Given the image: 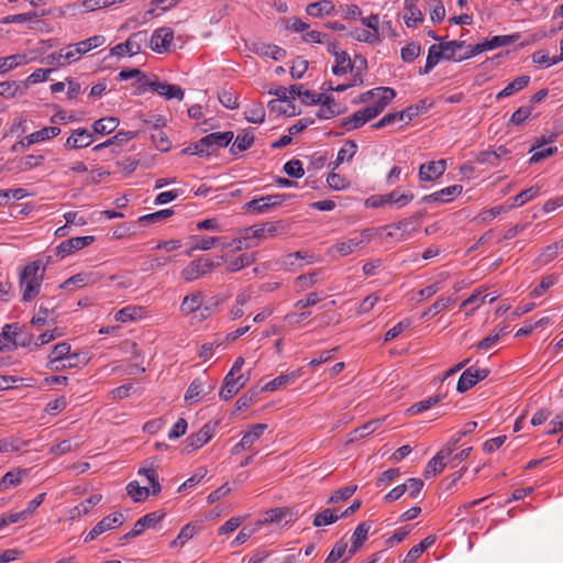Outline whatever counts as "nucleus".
Listing matches in <instances>:
<instances>
[{"instance_id":"1","label":"nucleus","mask_w":563,"mask_h":563,"mask_svg":"<svg viewBox=\"0 0 563 563\" xmlns=\"http://www.w3.org/2000/svg\"><path fill=\"white\" fill-rule=\"evenodd\" d=\"M48 261L37 260L24 266L19 277L23 301H32L40 294Z\"/></svg>"},{"instance_id":"2","label":"nucleus","mask_w":563,"mask_h":563,"mask_svg":"<svg viewBox=\"0 0 563 563\" xmlns=\"http://www.w3.org/2000/svg\"><path fill=\"white\" fill-rule=\"evenodd\" d=\"M146 31H139L131 34L124 43H119L111 48V55L122 57L125 54L135 56L141 53L143 45L147 43Z\"/></svg>"},{"instance_id":"3","label":"nucleus","mask_w":563,"mask_h":563,"mask_svg":"<svg viewBox=\"0 0 563 563\" xmlns=\"http://www.w3.org/2000/svg\"><path fill=\"white\" fill-rule=\"evenodd\" d=\"M373 236L372 229H365L357 235L352 236L345 241L335 243L332 250L335 251L340 256H347L365 246Z\"/></svg>"},{"instance_id":"4","label":"nucleus","mask_w":563,"mask_h":563,"mask_svg":"<svg viewBox=\"0 0 563 563\" xmlns=\"http://www.w3.org/2000/svg\"><path fill=\"white\" fill-rule=\"evenodd\" d=\"M284 201L285 195H267L245 202L243 209L247 212L261 214L267 212L273 207L280 206Z\"/></svg>"},{"instance_id":"5","label":"nucleus","mask_w":563,"mask_h":563,"mask_svg":"<svg viewBox=\"0 0 563 563\" xmlns=\"http://www.w3.org/2000/svg\"><path fill=\"white\" fill-rule=\"evenodd\" d=\"M212 267L213 262L210 258L200 257L184 267L180 276L185 282L190 283L210 273Z\"/></svg>"},{"instance_id":"6","label":"nucleus","mask_w":563,"mask_h":563,"mask_svg":"<svg viewBox=\"0 0 563 563\" xmlns=\"http://www.w3.org/2000/svg\"><path fill=\"white\" fill-rule=\"evenodd\" d=\"M489 373L490 371L488 368H479L475 366L466 368L459 378L456 390L459 393L467 391L477 383L485 379Z\"/></svg>"},{"instance_id":"7","label":"nucleus","mask_w":563,"mask_h":563,"mask_svg":"<svg viewBox=\"0 0 563 563\" xmlns=\"http://www.w3.org/2000/svg\"><path fill=\"white\" fill-rule=\"evenodd\" d=\"M123 515L120 512H114L104 517L98 523H96L93 528L86 534L85 542H90L100 534L104 533L106 531L121 526L123 523Z\"/></svg>"},{"instance_id":"8","label":"nucleus","mask_w":563,"mask_h":563,"mask_svg":"<svg viewBox=\"0 0 563 563\" xmlns=\"http://www.w3.org/2000/svg\"><path fill=\"white\" fill-rule=\"evenodd\" d=\"M412 192H404L399 194L397 190H394L389 194L382 195V196H374L369 199L371 206L374 208L383 207L387 203H394L398 208H402L407 206L412 199H413Z\"/></svg>"},{"instance_id":"9","label":"nucleus","mask_w":563,"mask_h":563,"mask_svg":"<svg viewBox=\"0 0 563 563\" xmlns=\"http://www.w3.org/2000/svg\"><path fill=\"white\" fill-rule=\"evenodd\" d=\"M93 240L95 236L92 235L70 238L66 241H63L59 245L56 246L55 254L64 258L75 253L76 251H79L90 245L93 242Z\"/></svg>"},{"instance_id":"10","label":"nucleus","mask_w":563,"mask_h":563,"mask_svg":"<svg viewBox=\"0 0 563 563\" xmlns=\"http://www.w3.org/2000/svg\"><path fill=\"white\" fill-rule=\"evenodd\" d=\"M249 377L240 374L235 376V374L228 373L223 379V386L219 391L220 398L224 400L231 399L238 391L244 387Z\"/></svg>"},{"instance_id":"11","label":"nucleus","mask_w":563,"mask_h":563,"mask_svg":"<svg viewBox=\"0 0 563 563\" xmlns=\"http://www.w3.org/2000/svg\"><path fill=\"white\" fill-rule=\"evenodd\" d=\"M174 38V32L170 27H159L155 30L150 40V47L156 53H165L169 49Z\"/></svg>"},{"instance_id":"12","label":"nucleus","mask_w":563,"mask_h":563,"mask_svg":"<svg viewBox=\"0 0 563 563\" xmlns=\"http://www.w3.org/2000/svg\"><path fill=\"white\" fill-rule=\"evenodd\" d=\"M93 132L85 128L75 129L73 130L71 134L67 137L65 142V147L71 150L86 148L93 143Z\"/></svg>"},{"instance_id":"13","label":"nucleus","mask_w":563,"mask_h":563,"mask_svg":"<svg viewBox=\"0 0 563 563\" xmlns=\"http://www.w3.org/2000/svg\"><path fill=\"white\" fill-rule=\"evenodd\" d=\"M145 85L153 92L157 93L161 97H164L167 100L177 99L180 101L184 99L185 96L184 90L177 85H170L157 80L145 82Z\"/></svg>"},{"instance_id":"14","label":"nucleus","mask_w":563,"mask_h":563,"mask_svg":"<svg viewBox=\"0 0 563 563\" xmlns=\"http://www.w3.org/2000/svg\"><path fill=\"white\" fill-rule=\"evenodd\" d=\"M377 99L373 106L366 107L367 115L373 119L384 111L387 104L396 97V91L389 87H378Z\"/></svg>"},{"instance_id":"15","label":"nucleus","mask_w":563,"mask_h":563,"mask_svg":"<svg viewBox=\"0 0 563 563\" xmlns=\"http://www.w3.org/2000/svg\"><path fill=\"white\" fill-rule=\"evenodd\" d=\"M451 456V448H442L427 464L423 476L426 478L434 477L439 473L443 471V468L446 466Z\"/></svg>"},{"instance_id":"16","label":"nucleus","mask_w":563,"mask_h":563,"mask_svg":"<svg viewBox=\"0 0 563 563\" xmlns=\"http://www.w3.org/2000/svg\"><path fill=\"white\" fill-rule=\"evenodd\" d=\"M420 227V213H416L396 223L385 225L383 229H395L399 231V241L407 240Z\"/></svg>"},{"instance_id":"17","label":"nucleus","mask_w":563,"mask_h":563,"mask_svg":"<svg viewBox=\"0 0 563 563\" xmlns=\"http://www.w3.org/2000/svg\"><path fill=\"white\" fill-rule=\"evenodd\" d=\"M446 169L444 159L427 162L419 167V179L421 181H432L441 177Z\"/></svg>"},{"instance_id":"18","label":"nucleus","mask_w":563,"mask_h":563,"mask_svg":"<svg viewBox=\"0 0 563 563\" xmlns=\"http://www.w3.org/2000/svg\"><path fill=\"white\" fill-rule=\"evenodd\" d=\"M213 435V428L210 426V423H206L201 427V429L195 433L189 435L185 440V448L184 450L189 453L191 451H195L201 446H203Z\"/></svg>"},{"instance_id":"19","label":"nucleus","mask_w":563,"mask_h":563,"mask_svg":"<svg viewBox=\"0 0 563 563\" xmlns=\"http://www.w3.org/2000/svg\"><path fill=\"white\" fill-rule=\"evenodd\" d=\"M262 238H266L264 224L253 225L241 230V236L239 239H234L232 244H234L235 250L241 251L251 246L249 243L251 239Z\"/></svg>"},{"instance_id":"20","label":"nucleus","mask_w":563,"mask_h":563,"mask_svg":"<svg viewBox=\"0 0 563 563\" xmlns=\"http://www.w3.org/2000/svg\"><path fill=\"white\" fill-rule=\"evenodd\" d=\"M234 134L232 131L214 132L202 137V145L208 148V154L218 148L225 147L233 140Z\"/></svg>"},{"instance_id":"21","label":"nucleus","mask_w":563,"mask_h":563,"mask_svg":"<svg viewBox=\"0 0 563 563\" xmlns=\"http://www.w3.org/2000/svg\"><path fill=\"white\" fill-rule=\"evenodd\" d=\"M164 514L162 512H150L143 517H141L133 526L132 530L125 536L126 538H134L143 533L146 528L155 527L163 518Z\"/></svg>"},{"instance_id":"22","label":"nucleus","mask_w":563,"mask_h":563,"mask_svg":"<svg viewBox=\"0 0 563 563\" xmlns=\"http://www.w3.org/2000/svg\"><path fill=\"white\" fill-rule=\"evenodd\" d=\"M125 0H82L76 1L70 7L79 13H89L103 8H109L115 3H123Z\"/></svg>"},{"instance_id":"23","label":"nucleus","mask_w":563,"mask_h":563,"mask_svg":"<svg viewBox=\"0 0 563 563\" xmlns=\"http://www.w3.org/2000/svg\"><path fill=\"white\" fill-rule=\"evenodd\" d=\"M70 354L69 343L59 342L55 344L48 356L46 367L51 371H59L58 364L65 362Z\"/></svg>"},{"instance_id":"24","label":"nucleus","mask_w":563,"mask_h":563,"mask_svg":"<svg viewBox=\"0 0 563 563\" xmlns=\"http://www.w3.org/2000/svg\"><path fill=\"white\" fill-rule=\"evenodd\" d=\"M463 187L461 185H453L445 187L441 190H438L431 195L424 196L423 201L431 202V201H440V202H449L454 197L462 194Z\"/></svg>"},{"instance_id":"25","label":"nucleus","mask_w":563,"mask_h":563,"mask_svg":"<svg viewBox=\"0 0 563 563\" xmlns=\"http://www.w3.org/2000/svg\"><path fill=\"white\" fill-rule=\"evenodd\" d=\"M300 375H301L300 369L292 371V372L286 373V374H280L279 376H277L274 379L266 383L263 389L265 391L277 390L280 387H285L290 384H294L300 377Z\"/></svg>"},{"instance_id":"26","label":"nucleus","mask_w":563,"mask_h":563,"mask_svg":"<svg viewBox=\"0 0 563 563\" xmlns=\"http://www.w3.org/2000/svg\"><path fill=\"white\" fill-rule=\"evenodd\" d=\"M203 302V295L201 291H195L184 297L180 303V312L185 316H189L198 311Z\"/></svg>"},{"instance_id":"27","label":"nucleus","mask_w":563,"mask_h":563,"mask_svg":"<svg viewBox=\"0 0 563 563\" xmlns=\"http://www.w3.org/2000/svg\"><path fill=\"white\" fill-rule=\"evenodd\" d=\"M335 11L334 3L330 0H320L309 3L306 8L308 15L313 18H321L324 15H332Z\"/></svg>"},{"instance_id":"28","label":"nucleus","mask_w":563,"mask_h":563,"mask_svg":"<svg viewBox=\"0 0 563 563\" xmlns=\"http://www.w3.org/2000/svg\"><path fill=\"white\" fill-rule=\"evenodd\" d=\"M441 59H444L443 48L439 44H432L428 49L427 62L423 68H420V75L429 74Z\"/></svg>"},{"instance_id":"29","label":"nucleus","mask_w":563,"mask_h":563,"mask_svg":"<svg viewBox=\"0 0 563 563\" xmlns=\"http://www.w3.org/2000/svg\"><path fill=\"white\" fill-rule=\"evenodd\" d=\"M322 271L316 269L298 276L295 282V288L298 292L312 288L321 278Z\"/></svg>"},{"instance_id":"30","label":"nucleus","mask_w":563,"mask_h":563,"mask_svg":"<svg viewBox=\"0 0 563 563\" xmlns=\"http://www.w3.org/2000/svg\"><path fill=\"white\" fill-rule=\"evenodd\" d=\"M60 129L57 126H45L38 131H35L26 136V146H31L36 143L45 142L57 135H59Z\"/></svg>"},{"instance_id":"31","label":"nucleus","mask_w":563,"mask_h":563,"mask_svg":"<svg viewBox=\"0 0 563 563\" xmlns=\"http://www.w3.org/2000/svg\"><path fill=\"white\" fill-rule=\"evenodd\" d=\"M254 133L252 130H242L238 133L235 141L231 147L232 154H238L249 150L254 143Z\"/></svg>"},{"instance_id":"32","label":"nucleus","mask_w":563,"mask_h":563,"mask_svg":"<svg viewBox=\"0 0 563 563\" xmlns=\"http://www.w3.org/2000/svg\"><path fill=\"white\" fill-rule=\"evenodd\" d=\"M371 529V526L367 522L360 523L355 531L352 534L351 542L352 547L350 549V558L353 556L357 550L362 547V544L367 539L368 531Z\"/></svg>"},{"instance_id":"33","label":"nucleus","mask_w":563,"mask_h":563,"mask_svg":"<svg viewBox=\"0 0 563 563\" xmlns=\"http://www.w3.org/2000/svg\"><path fill=\"white\" fill-rule=\"evenodd\" d=\"M372 119H373L372 117L367 115L366 108H364V109H361V110L354 112L353 114L344 118L342 121V125L347 131H351V130L361 128L362 125H364L366 122H368Z\"/></svg>"},{"instance_id":"34","label":"nucleus","mask_w":563,"mask_h":563,"mask_svg":"<svg viewBox=\"0 0 563 563\" xmlns=\"http://www.w3.org/2000/svg\"><path fill=\"white\" fill-rule=\"evenodd\" d=\"M529 81H530L529 76L523 75V76L517 77L515 80L509 82L503 90H500L497 93L496 99L499 100L501 98L510 97L515 92H518V91L522 90L523 88H526L528 86Z\"/></svg>"},{"instance_id":"35","label":"nucleus","mask_w":563,"mask_h":563,"mask_svg":"<svg viewBox=\"0 0 563 563\" xmlns=\"http://www.w3.org/2000/svg\"><path fill=\"white\" fill-rule=\"evenodd\" d=\"M118 125L119 120L114 117L101 118L92 123V132L93 134L106 135L113 132Z\"/></svg>"},{"instance_id":"36","label":"nucleus","mask_w":563,"mask_h":563,"mask_svg":"<svg viewBox=\"0 0 563 563\" xmlns=\"http://www.w3.org/2000/svg\"><path fill=\"white\" fill-rule=\"evenodd\" d=\"M464 44L465 42L463 41H450L440 43L439 45L443 48L445 60L462 62L463 59H460L459 55H463V53H460V51L464 47Z\"/></svg>"},{"instance_id":"37","label":"nucleus","mask_w":563,"mask_h":563,"mask_svg":"<svg viewBox=\"0 0 563 563\" xmlns=\"http://www.w3.org/2000/svg\"><path fill=\"white\" fill-rule=\"evenodd\" d=\"M255 260H256L255 253L241 254L238 257L229 260L227 262V271L231 272V273L238 272V271L253 264L255 262Z\"/></svg>"},{"instance_id":"38","label":"nucleus","mask_w":563,"mask_h":563,"mask_svg":"<svg viewBox=\"0 0 563 563\" xmlns=\"http://www.w3.org/2000/svg\"><path fill=\"white\" fill-rule=\"evenodd\" d=\"M102 496L100 494L91 495L89 498H87L85 501L80 503L79 505L75 506L70 510V518L75 519L77 517H80L82 515H87L89 510L98 505L101 500Z\"/></svg>"},{"instance_id":"39","label":"nucleus","mask_w":563,"mask_h":563,"mask_svg":"<svg viewBox=\"0 0 563 563\" xmlns=\"http://www.w3.org/2000/svg\"><path fill=\"white\" fill-rule=\"evenodd\" d=\"M222 240L221 236H201V235H192V246L191 251H209L213 246L220 243Z\"/></svg>"},{"instance_id":"40","label":"nucleus","mask_w":563,"mask_h":563,"mask_svg":"<svg viewBox=\"0 0 563 563\" xmlns=\"http://www.w3.org/2000/svg\"><path fill=\"white\" fill-rule=\"evenodd\" d=\"M44 156L43 155H26L24 157L19 158L15 162V169L18 172H29L34 169L35 167H38L43 164Z\"/></svg>"},{"instance_id":"41","label":"nucleus","mask_w":563,"mask_h":563,"mask_svg":"<svg viewBox=\"0 0 563 563\" xmlns=\"http://www.w3.org/2000/svg\"><path fill=\"white\" fill-rule=\"evenodd\" d=\"M143 308L139 306H126L114 314V320L118 322H129L141 318Z\"/></svg>"},{"instance_id":"42","label":"nucleus","mask_w":563,"mask_h":563,"mask_svg":"<svg viewBox=\"0 0 563 563\" xmlns=\"http://www.w3.org/2000/svg\"><path fill=\"white\" fill-rule=\"evenodd\" d=\"M29 63V58L25 54H15L0 58V73H7L14 69L18 66L25 65Z\"/></svg>"},{"instance_id":"43","label":"nucleus","mask_w":563,"mask_h":563,"mask_svg":"<svg viewBox=\"0 0 563 563\" xmlns=\"http://www.w3.org/2000/svg\"><path fill=\"white\" fill-rule=\"evenodd\" d=\"M162 121L163 120L161 118L157 119V123H155V125H154V131L151 133V140L157 150H159L162 152H166L170 148V142H169L166 133L158 129L159 123Z\"/></svg>"},{"instance_id":"44","label":"nucleus","mask_w":563,"mask_h":563,"mask_svg":"<svg viewBox=\"0 0 563 563\" xmlns=\"http://www.w3.org/2000/svg\"><path fill=\"white\" fill-rule=\"evenodd\" d=\"M91 282V274L79 273L66 279L63 284L59 285V288L75 290L77 288L84 287L85 285Z\"/></svg>"},{"instance_id":"45","label":"nucleus","mask_w":563,"mask_h":563,"mask_svg":"<svg viewBox=\"0 0 563 563\" xmlns=\"http://www.w3.org/2000/svg\"><path fill=\"white\" fill-rule=\"evenodd\" d=\"M561 251H563V240L548 245L539 255L538 262L540 264L547 265L550 262L554 261L559 256Z\"/></svg>"},{"instance_id":"46","label":"nucleus","mask_w":563,"mask_h":563,"mask_svg":"<svg viewBox=\"0 0 563 563\" xmlns=\"http://www.w3.org/2000/svg\"><path fill=\"white\" fill-rule=\"evenodd\" d=\"M267 429V424L265 423H256L251 427V429L244 433L241 441L247 449H251L252 445L264 434Z\"/></svg>"},{"instance_id":"47","label":"nucleus","mask_w":563,"mask_h":563,"mask_svg":"<svg viewBox=\"0 0 563 563\" xmlns=\"http://www.w3.org/2000/svg\"><path fill=\"white\" fill-rule=\"evenodd\" d=\"M353 69V63L346 52H340L335 56V64L332 67V73L336 76L346 74Z\"/></svg>"},{"instance_id":"48","label":"nucleus","mask_w":563,"mask_h":563,"mask_svg":"<svg viewBox=\"0 0 563 563\" xmlns=\"http://www.w3.org/2000/svg\"><path fill=\"white\" fill-rule=\"evenodd\" d=\"M24 470H15L5 473L0 479V490H7L21 484Z\"/></svg>"},{"instance_id":"49","label":"nucleus","mask_w":563,"mask_h":563,"mask_svg":"<svg viewBox=\"0 0 563 563\" xmlns=\"http://www.w3.org/2000/svg\"><path fill=\"white\" fill-rule=\"evenodd\" d=\"M430 107L431 103L426 99L418 101L416 104L407 107L405 110H402L405 115V123L408 124L413 118L421 113H426Z\"/></svg>"},{"instance_id":"50","label":"nucleus","mask_w":563,"mask_h":563,"mask_svg":"<svg viewBox=\"0 0 563 563\" xmlns=\"http://www.w3.org/2000/svg\"><path fill=\"white\" fill-rule=\"evenodd\" d=\"M340 519L339 515L333 509L327 508L318 512L312 521L313 527H323L336 522Z\"/></svg>"},{"instance_id":"51","label":"nucleus","mask_w":563,"mask_h":563,"mask_svg":"<svg viewBox=\"0 0 563 563\" xmlns=\"http://www.w3.org/2000/svg\"><path fill=\"white\" fill-rule=\"evenodd\" d=\"M126 493L135 503L145 500L150 495V489L145 486H140L136 481L130 482L126 485Z\"/></svg>"},{"instance_id":"52","label":"nucleus","mask_w":563,"mask_h":563,"mask_svg":"<svg viewBox=\"0 0 563 563\" xmlns=\"http://www.w3.org/2000/svg\"><path fill=\"white\" fill-rule=\"evenodd\" d=\"M206 394L207 391L203 389L202 380L200 378H196L190 383L185 394V400L187 402H196L202 395Z\"/></svg>"},{"instance_id":"53","label":"nucleus","mask_w":563,"mask_h":563,"mask_svg":"<svg viewBox=\"0 0 563 563\" xmlns=\"http://www.w3.org/2000/svg\"><path fill=\"white\" fill-rule=\"evenodd\" d=\"M379 424H380L379 420H373V421L366 422L365 424L353 430L349 434V442L356 441L358 439H362V438L373 433L378 428Z\"/></svg>"},{"instance_id":"54","label":"nucleus","mask_w":563,"mask_h":563,"mask_svg":"<svg viewBox=\"0 0 563 563\" xmlns=\"http://www.w3.org/2000/svg\"><path fill=\"white\" fill-rule=\"evenodd\" d=\"M493 44L490 40H485L482 43L475 44V45H468L463 53V55H459L460 59H468L471 57H474L483 52L493 51Z\"/></svg>"},{"instance_id":"55","label":"nucleus","mask_w":563,"mask_h":563,"mask_svg":"<svg viewBox=\"0 0 563 563\" xmlns=\"http://www.w3.org/2000/svg\"><path fill=\"white\" fill-rule=\"evenodd\" d=\"M106 43L103 35H93L87 40L76 43L81 56L91 49L102 46Z\"/></svg>"},{"instance_id":"56","label":"nucleus","mask_w":563,"mask_h":563,"mask_svg":"<svg viewBox=\"0 0 563 563\" xmlns=\"http://www.w3.org/2000/svg\"><path fill=\"white\" fill-rule=\"evenodd\" d=\"M439 280H435L431 285L420 289L418 291V296L420 300L428 299L435 295L438 291H440L443 288V282L448 279L449 275L446 273H442Z\"/></svg>"},{"instance_id":"57","label":"nucleus","mask_w":563,"mask_h":563,"mask_svg":"<svg viewBox=\"0 0 563 563\" xmlns=\"http://www.w3.org/2000/svg\"><path fill=\"white\" fill-rule=\"evenodd\" d=\"M488 297L487 294H485V289L483 287L477 288L468 298L463 300L461 302V308H464L468 305H473V309L467 314H471L473 311L478 309L485 301V299Z\"/></svg>"},{"instance_id":"58","label":"nucleus","mask_w":563,"mask_h":563,"mask_svg":"<svg viewBox=\"0 0 563 563\" xmlns=\"http://www.w3.org/2000/svg\"><path fill=\"white\" fill-rule=\"evenodd\" d=\"M54 308L40 306L38 311L33 316L31 323L40 328L48 324L51 321L54 322V319L52 318Z\"/></svg>"},{"instance_id":"59","label":"nucleus","mask_w":563,"mask_h":563,"mask_svg":"<svg viewBox=\"0 0 563 563\" xmlns=\"http://www.w3.org/2000/svg\"><path fill=\"white\" fill-rule=\"evenodd\" d=\"M196 533H197L196 527H194L189 523L185 525L180 529L177 538L170 542V548L183 547L187 541L192 539Z\"/></svg>"},{"instance_id":"60","label":"nucleus","mask_w":563,"mask_h":563,"mask_svg":"<svg viewBox=\"0 0 563 563\" xmlns=\"http://www.w3.org/2000/svg\"><path fill=\"white\" fill-rule=\"evenodd\" d=\"M441 396H432L427 399H423L421 401H418L413 404L409 409L408 412L412 416L419 415L428 409H430L432 406L437 405L441 401Z\"/></svg>"},{"instance_id":"61","label":"nucleus","mask_w":563,"mask_h":563,"mask_svg":"<svg viewBox=\"0 0 563 563\" xmlns=\"http://www.w3.org/2000/svg\"><path fill=\"white\" fill-rule=\"evenodd\" d=\"M540 187L539 186H532L526 190H522L517 196L514 197V205L515 207H520L527 203L528 201L534 199L539 196Z\"/></svg>"},{"instance_id":"62","label":"nucleus","mask_w":563,"mask_h":563,"mask_svg":"<svg viewBox=\"0 0 563 563\" xmlns=\"http://www.w3.org/2000/svg\"><path fill=\"white\" fill-rule=\"evenodd\" d=\"M250 295L242 292L235 298V303L230 309V318L232 320L240 319L244 314L243 307L249 302Z\"/></svg>"},{"instance_id":"63","label":"nucleus","mask_w":563,"mask_h":563,"mask_svg":"<svg viewBox=\"0 0 563 563\" xmlns=\"http://www.w3.org/2000/svg\"><path fill=\"white\" fill-rule=\"evenodd\" d=\"M245 119L252 123H262L265 120V109L263 104H253L245 110Z\"/></svg>"},{"instance_id":"64","label":"nucleus","mask_w":563,"mask_h":563,"mask_svg":"<svg viewBox=\"0 0 563 563\" xmlns=\"http://www.w3.org/2000/svg\"><path fill=\"white\" fill-rule=\"evenodd\" d=\"M357 152V144L355 141L347 140L344 142L340 151L338 152V155L340 157V161L343 162H351L353 157L355 156Z\"/></svg>"}]
</instances>
